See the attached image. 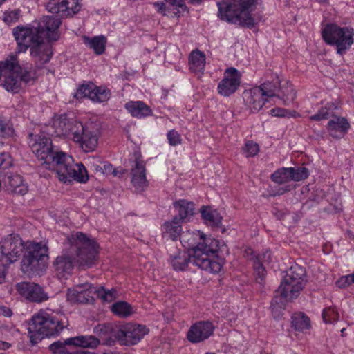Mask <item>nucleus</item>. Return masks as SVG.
<instances>
[{
  "instance_id": "1",
  "label": "nucleus",
  "mask_w": 354,
  "mask_h": 354,
  "mask_svg": "<svg viewBox=\"0 0 354 354\" xmlns=\"http://www.w3.org/2000/svg\"><path fill=\"white\" fill-rule=\"evenodd\" d=\"M181 243H187L192 247L189 253L177 250L170 255L169 263L176 271H183L188 266L190 259L196 266L210 273H218L223 267V259L218 258L219 242L206 237L200 231L188 232L183 236Z\"/></svg>"
},
{
  "instance_id": "2",
  "label": "nucleus",
  "mask_w": 354,
  "mask_h": 354,
  "mask_svg": "<svg viewBox=\"0 0 354 354\" xmlns=\"http://www.w3.org/2000/svg\"><path fill=\"white\" fill-rule=\"evenodd\" d=\"M29 145L36 157L43 161V167L56 172L59 181L68 183L73 180L86 183L88 180L87 170L82 163L73 162L72 156L55 149L51 140L42 135H30Z\"/></svg>"
},
{
  "instance_id": "3",
  "label": "nucleus",
  "mask_w": 354,
  "mask_h": 354,
  "mask_svg": "<svg viewBox=\"0 0 354 354\" xmlns=\"http://www.w3.org/2000/svg\"><path fill=\"white\" fill-rule=\"evenodd\" d=\"M70 248L64 250L53 261L54 272L59 279L70 276L76 263L84 269L91 268L97 261L98 245L86 234L77 232L68 238Z\"/></svg>"
},
{
  "instance_id": "4",
  "label": "nucleus",
  "mask_w": 354,
  "mask_h": 354,
  "mask_svg": "<svg viewBox=\"0 0 354 354\" xmlns=\"http://www.w3.org/2000/svg\"><path fill=\"white\" fill-rule=\"evenodd\" d=\"M67 325V317L64 313L41 310L32 317L28 330L32 338L42 339L45 337L58 335Z\"/></svg>"
},
{
  "instance_id": "5",
  "label": "nucleus",
  "mask_w": 354,
  "mask_h": 354,
  "mask_svg": "<svg viewBox=\"0 0 354 354\" xmlns=\"http://www.w3.org/2000/svg\"><path fill=\"white\" fill-rule=\"evenodd\" d=\"M257 0H227L218 1V17L221 20L252 28L257 24L250 8Z\"/></svg>"
},
{
  "instance_id": "6",
  "label": "nucleus",
  "mask_w": 354,
  "mask_h": 354,
  "mask_svg": "<svg viewBox=\"0 0 354 354\" xmlns=\"http://www.w3.org/2000/svg\"><path fill=\"white\" fill-rule=\"evenodd\" d=\"M322 34L327 44L336 46L337 52L340 55H343L353 43V29L348 27L329 24L323 28Z\"/></svg>"
},
{
  "instance_id": "7",
  "label": "nucleus",
  "mask_w": 354,
  "mask_h": 354,
  "mask_svg": "<svg viewBox=\"0 0 354 354\" xmlns=\"http://www.w3.org/2000/svg\"><path fill=\"white\" fill-rule=\"evenodd\" d=\"M48 247L45 243L27 242L21 261V271L30 274L39 270L44 258L48 257Z\"/></svg>"
},
{
  "instance_id": "8",
  "label": "nucleus",
  "mask_w": 354,
  "mask_h": 354,
  "mask_svg": "<svg viewBox=\"0 0 354 354\" xmlns=\"http://www.w3.org/2000/svg\"><path fill=\"white\" fill-rule=\"evenodd\" d=\"M25 243L17 234H10L0 240V263L7 268L17 261L25 248Z\"/></svg>"
},
{
  "instance_id": "9",
  "label": "nucleus",
  "mask_w": 354,
  "mask_h": 354,
  "mask_svg": "<svg viewBox=\"0 0 354 354\" xmlns=\"http://www.w3.org/2000/svg\"><path fill=\"white\" fill-rule=\"evenodd\" d=\"M13 35L17 43L19 52L24 53L29 48L45 41L39 27L35 21L27 26H17L13 28Z\"/></svg>"
},
{
  "instance_id": "10",
  "label": "nucleus",
  "mask_w": 354,
  "mask_h": 354,
  "mask_svg": "<svg viewBox=\"0 0 354 354\" xmlns=\"http://www.w3.org/2000/svg\"><path fill=\"white\" fill-rule=\"evenodd\" d=\"M71 139L86 153L93 151L98 145V135L96 131L81 122L74 126Z\"/></svg>"
},
{
  "instance_id": "11",
  "label": "nucleus",
  "mask_w": 354,
  "mask_h": 354,
  "mask_svg": "<svg viewBox=\"0 0 354 354\" xmlns=\"http://www.w3.org/2000/svg\"><path fill=\"white\" fill-rule=\"evenodd\" d=\"M148 333L149 329L144 326L128 323L117 328L115 338L122 345H134Z\"/></svg>"
},
{
  "instance_id": "12",
  "label": "nucleus",
  "mask_w": 354,
  "mask_h": 354,
  "mask_svg": "<svg viewBox=\"0 0 354 354\" xmlns=\"http://www.w3.org/2000/svg\"><path fill=\"white\" fill-rule=\"evenodd\" d=\"M111 96L110 89L105 86H97L93 82L83 84L80 86L75 93L76 99L87 97L93 102L102 103L107 102Z\"/></svg>"
},
{
  "instance_id": "13",
  "label": "nucleus",
  "mask_w": 354,
  "mask_h": 354,
  "mask_svg": "<svg viewBox=\"0 0 354 354\" xmlns=\"http://www.w3.org/2000/svg\"><path fill=\"white\" fill-rule=\"evenodd\" d=\"M96 287L89 283L76 285L73 288L68 289L66 293L67 300L73 304H93V295H95Z\"/></svg>"
},
{
  "instance_id": "14",
  "label": "nucleus",
  "mask_w": 354,
  "mask_h": 354,
  "mask_svg": "<svg viewBox=\"0 0 354 354\" xmlns=\"http://www.w3.org/2000/svg\"><path fill=\"white\" fill-rule=\"evenodd\" d=\"M241 77L240 72L235 68H227L224 72L223 78L218 84V93L225 97L234 93L240 86Z\"/></svg>"
},
{
  "instance_id": "15",
  "label": "nucleus",
  "mask_w": 354,
  "mask_h": 354,
  "mask_svg": "<svg viewBox=\"0 0 354 354\" xmlns=\"http://www.w3.org/2000/svg\"><path fill=\"white\" fill-rule=\"evenodd\" d=\"M299 286H296L295 281L286 280V277H283L279 287L276 290V295L274 298V302L284 305L286 302L298 297L304 287L301 284H299Z\"/></svg>"
},
{
  "instance_id": "16",
  "label": "nucleus",
  "mask_w": 354,
  "mask_h": 354,
  "mask_svg": "<svg viewBox=\"0 0 354 354\" xmlns=\"http://www.w3.org/2000/svg\"><path fill=\"white\" fill-rule=\"evenodd\" d=\"M47 41H57L59 38V27L61 19L57 16H44L39 21H35Z\"/></svg>"
},
{
  "instance_id": "17",
  "label": "nucleus",
  "mask_w": 354,
  "mask_h": 354,
  "mask_svg": "<svg viewBox=\"0 0 354 354\" xmlns=\"http://www.w3.org/2000/svg\"><path fill=\"white\" fill-rule=\"evenodd\" d=\"M46 9L61 17H72L80 11L81 5L79 0H50Z\"/></svg>"
},
{
  "instance_id": "18",
  "label": "nucleus",
  "mask_w": 354,
  "mask_h": 354,
  "mask_svg": "<svg viewBox=\"0 0 354 354\" xmlns=\"http://www.w3.org/2000/svg\"><path fill=\"white\" fill-rule=\"evenodd\" d=\"M215 326L209 321H199L192 325L187 334V339L194 344L202 342L213 334Z\"/></svg>"
},
{
  "instance_id": "19",
  "label": "nucleus",
  "mask_w": 354,
  "mask_h": 354,
  "mask_svg": "<svg viewBox=\"0 0 354 354\" xmlns=\"http://www.w3.org/2000/svg\"><path fill=\"white\" fill-rule=\"evenodd\" d=\"M15 288L21 296L30 301L41 303L48 299V296L42 288L35 283H17Z\"/></svg>"
},
{
  "instance_id": "20",
  "label": "nucleus",
  "mask_w": 354,
  "mask_h": 354,
  "mask_svg": "<svg viewBox=\"0 0 354 354\" xmlns=\"http://www.w3.org/2000/svg\"><path fill=\"white\" fill-rule=\"evenodd\" d=\"M30 55L35 66L41 68L51 59L53 55L52 45L49 41H44L35 45L30 48Z\"/></svg>"
},
{
  "instance_id": "21",
  "label": "nucleus",
  "mask_w": 354,
  "mask_h": 354,
  "mask_svg": "<svg viewBox=\"0 0 354 354\" xmlns=\"http://www.w3.org/2000/svg\"><path fill=\"white\" fill-rule=\"evenodd\" d=\"M19 73H21V66L16 56V64H14L13 68L8 69L4 77L3 86L7 91L12 93H18L20 91L22 84L19 79Z\"/></svg>"
},
{
  "instance_id": "22",
  "label": "nucleus",
  "mask_w": 354,
  "mask_h": 354,
  "mask_svg": "<svg viewBox=\"0 0 354 354\" xmlns=\"http://www.w3.org/2000/svg\"><path fill=\"white\" fill-rule=\"evenodd\" d=\"M258 87L261 88L262 93H263V95L268 100L277 95L281 97L284 100V103L286 104L288 102L292 101L295 97V93L291 87L286 88V91H282L281 95L279 93L281 89L279 88L275 83L268 82Z\"/></svg>"
},
{
  "instance_id": "23",
  "label": "nucleus",
  "mask_w": 354,
  "mask_h": 354,
  "mask_svg": "<svg viewBox=\"0 0 354 354\" xmlns=\"http://www.w3.org/2000/svg\"><path fill=\"white\" fill-rule=\"evenodd\" d=\"M79 121L70 120L66 115L62 114L54 118L52 127L57 136H65L68 138L72 137V129Z\"/></svg>"
},
{
  "instance_id": "24",
  "label": "nucleus",
  "mask_w": 354,
  "mask_h": 354,
  "mask_svg": "<svg viewBox=\"0 0 354 354\" xmlns=\"http://www.w3.org/2000/svg\"><path fill=\"white\" fill-rule=\"evenodd\" d=\"M145 171V165L143 161L136 158L135 160V165L133 167L131 171V182L137 191H142L148 186Z\"/></svg>"
},
{
  "instance_id": "25",
  "label": "nucleus",
  "mask_w": 354,
  "mask_h": 354,
  "mask_svg": "<svg viewBox=\"0 0 354 354\" xmlns=\"http://www.w3.org/2000/svg\"><path fill=\"white\" fill-rule=\"evenodd\" d=\"M244 100L252 111H260L265 103L269 100L262 93L261 88L258 86L252 88L244 92Z\"/></svg>"
},
{
  "instance_id": "26",
  "label": "nucleus",
  "mask_w": 354,
  "mask_h": 354,
  "mask_svg": "<svg viewBox=\"0 0 354 354\" xmlns=\"http://www.w3.org/2000/svg\"><path fill=\"white\" fill-rule=\"evenodd\" d=\"M326 128L330 136L341 138L347 133L350 124L345 118L334 115L328 122Z\"/></svg>"
},
{
  "instance_id": "27",
  "label": "nucleus",
  "mask_w": 354,
  "mask_h": 354,
  "mask_svg": "<svg viewBox=\"0 0 354 354\" xmlns=\"http://www.w3.org/2000/svg\"><path fill=\"white\" fill-rule=\"evenodd\" d=\"M181 223L182 222L178 221L177 216H174L171 221H165L161 227L162 236L167 239L176 241L182 235L181 239H183V234L189 232H183Z\"/></svg>"
},
{
  "instance_id": "28",
  "label": "nucleus",
  "mask_w": 354,
  "mask_h": 354,
  "mask_svg": "<svg viewBox=\"0 0 354 354\" xmlns=\"http://www.w3.org/2000/svg\"><path fill=\"white\" fill-rule=\"evenodd\" d=\"M124 108L131 116L142 118L152 115V110L142 101H129L124 104Z\"/></svg>"
},
{
  "instance_id": "29",
  "label": "nucleus",
  "mask_w": 354,
  "mask_h": 354,
  "mask_svg": "<svg viewBox=\"0 0 354 354\" xmlns=\"http://www.w3.org/2000/svg\"><path fill=\"white\" fill-rule=\"evenodd\" d=\"M174 207L178 212V221H188L194 214V204L187 200L181 199L174 203Z\"/></svg>"
},
{
  "instance_id": "30",
  "label": "nucleus",
  "mask_w": 354,
  "mask_h": 354,
  "mask_svg": "<svg viewBox=\"0 0 354 354\" xmlns=\"http://www.w3.org/2000/svg\"><path fill=\"white\" fill-rule=\"evenodd\" d=\"M66 344L68 346L94 349L100 344V340L93 335H80L66 339Z\"/></svg>"
},
{
  "instance_id": "31",
  "label": "nucleus",
  "mask_w": 354,
  "mask_h": 354,
  "mask_svg": "<svg viewBox=\"0 0 354 354\" xmlns=\"http://www.w3.org/2000/svg\"><path fill=\"white\" fill-rule=\"evenodd\" d=\"M201 216L205 223L212 227L218 228L222 224V216L216 209L208 206H203L201 209Z\"/></svg>"
},
{
  "instance_id": "32",
  "label": "nucleus",
  "mask_w": 354,
  "mask_h": 354,
  "mask_svg": "<svg viewBox=\"0 0 354 354\" xmlns=\"http://www.w3.org/2000/svg\"><path fill=\"white\" fill-rule=\"evenodd\" d=\"M5 183L10 192L16 194L24 195L28 192V186L24 183L22 177L19 174H12L7 176Z\"/></svg>"
},
{
  "instance_id": "33",
  "label": "nucleus",
  "mask_w": 354,
  "mask_h": 354,
  "mask_svg": "<svg viewBox=\"0 0 354 354\" xmlns=\"http://www.w3.org/2000/svg\"><path fill=\"white\" fill-rule=\"evenodd\" d=\"M189 68L194 73H203L205 66V55L198 50L192 51L189 57Z\"/></svg>"
},
{
  "instance_id": "34",
  "label": "nucleus",
  "mask_w": 354,
  "mask_h": 354,
  "mask_svg": "<svg viewBox=\"0 0 354 354\" xmlns=\"http://www.w3.org/2000/svg\"><path fill=\"white\" fill-rule=\"evenodd\" d=\"M83 43L89 48L93 49L95 54L102 55L105 50L106 43V37L104 36H95L92 38L88 36H83Z\"/></svg>"
},
{
  "instance_id": "35",
  "label": "nucleus",
  "mask_w": 354,
  "mask_h": 354,
  "mask_svg": "<svg viewBox=\"0 0 354 354\" xmlns=\"http://www.w3.org/2000/svg\"><path fill=\"white\" fill-rule=\"evenodd\" d=\"M270 259V252H266L263 254L257 257L254 262V270L257 274V281L261 283L266 277V268L263 263L268 262Z\"/></svg>"
},
{
  "instance_id": "36",
  "label": "nucleus",
  "mask_w": 354,
  "mask_h": 354,
  "mask_svg": "<svg viewBox=\"0 0 354 354\" xmlns=\"http://www.w3.org/2000/svg\"><path fill=\"white\" fill-rule=\"evenodd\" d=\"M305 269L303 267L296 264L290 267L284 277H286V280H290L293 282L295 281V283H296V286H299V284L302 286L305 285Z\"/></svg>"
},
{
  "instance_id": "37",
  "label": "nucleus",
  "mask_w": 354,
  "mask_h": 354,
  "mask_svg": "<svg viewBox=\"0 0 354 354\" xmlns=\"http://www.w3.org/2000/svg\"><path fill=\"white\" fill-rule=\"evenodd\" d=\"M292 326L298 331H304L310 327V321L303 313H295L292 317Z\"/></svg>"
},
{
  "instance_id": "38",
  "label": "nucleus",
  "mask_w": 354,
  "mask_h": 354,
  "mask_svg": "<svg viewBox=\"0 0 354 354\" xmlns=\"http://www.w3.org/2000/svg\"><path fill=\"white\" fill-rule=\"evenodd\" d=\"M335 106L333 103H328L319 109L317 113L309 118L310 120L321 121L323 120L331 119L334 114Z\"/></svg>"
},
{
  "instance_id": "39",
  "label": "nucleus",
  "mask_w": 354,
  "mask_h": 354,
  "mask_svg": "<svg viewBox=\"0 0 354 354\" xmlns=\"http://www.w3.org/2000/svg\"><path fill=\"white\" fill-rule=\"evenodd\" d=\"M113 314L120 317H127L133 313L132 306L124 301L114 303L111 308Z\"/></svg>"
},
{
  "instance_id": "40",
  "label": "nucleus",
  "mask_w": 354,
  "mask_h": 354,
  "mask_svg": "<svg viewBox=\"0 0 354 354\" xmlns=\"http://www.w3.org/2000/svg\"><path fill=\"white\" fill-rule=\"evenodd\" d=\"M290 167H282L275 171L270 176L271 180L279 185L285 184L291 181V174Z\"/></svg>"
},
{
  "instance_id": "41",
  "label": "nucleus",
  "mask_w": 354,
  "mask_h": 354,
  "mask_svg": "<svg viewBox=\"0 0 354 354\" xmlns=\"http://www.w3.org/2000/svg\"><path fill=\"white\" fill-rule=\"evenodd\" d=\"M95 295L103 302H111L118 297V291L115 288L106 290L103 286L96 288Z\"/></svg>"
},
{
  "instance_id": "42",
  "label": "nucleus",
  "mask_w": 354,
  "mask_h": 354,
  "mask_svg": "<svg viewBox=\"0 0 354 354\" xmlns=\"http://www.w3.org/2000/svg\"><path fill=\"white\" fill-rule=\"evenodd\" d=\"M117 330V328L113 327L109 324H98L93 328V332L100 337H106L113 335L115 337V332Z\"/></svg>"
},
{
  "instance_id": "43",
  "label": "nucleus",
  "mask_w": 354,
  "mask_h": 354,
  "mask_svg": "<svg viewBox=\"0 0 354 354\" xmlns=\"http://www.w3.org/2000/svg\"><path fill=\"white\" fill-rule=\"evenodd\" d=\"M322 318L325 323L333 324L338 320L339 313L335 307H328L323 310Z\"/></svg>"
},
{
  "instance_id": "44",
  "label": "nucleus",
  "mask_w": 354,
  "mask_h": 354,
  "mask_svg": "<svg viewBox=\"0 0 354 354\" xmlns=\"http://www.w3.org/2000/svg\"><path fill=\"white\" fill-rule=\"evenodd\" d=\"M291 174V180L293 181H301L306 179L309 176V172L307 168L304 167H299L297 168L290 167Z\"/></svg>"
},
{
  "instance_id": "45",
  "label": "nucleus",
  "mask_w": 354,
  "mask_h": 354,
  "mask_svg": "<svg viewBox=\"0 0 354 354\" xmlns=\"http://www.w3.org/2000/svg\"><path fill=\"white\" fill-rule=\"evenodd\" d=\"M20 17V10L18 9L6 11L3 15V21L10 25L17 22Z\"/></svg>"
},
{
  "instance_id": "46",
  "label": "nucleus",
  "mask_w": 354,
  "mask_h": 354,
  "mask_svg": "<svg viewBox=\"0 0 354 354\" xmlns=\"http://www.w3.org/2000/svg\"><path fill=\"white\" fill-rule=\"evenodd\" d=\"M66 345H68L66 339L64 342L57 341L49 346V349L53 354H68Z\"/></svg>"
},
{
  "instance_id": "47",
  "label": "nucleus",
  "mask_w": 354,
  "mask_h": 354,
  "mask_svg": "<svg viewBox=\"0 0 354 354\" xmlns=\"http://www.w3.org/2000/svg\"><path fill=\"white\" fill-rule=\"evenodd\" d=\"M259 151V145L252 141L247 142L243 147V153L248 158L256 156Z\"/></svg>"
},
{
  "instance_id": "48",
  "label": "nucleus",
  "mask_w": 354,
  "mask_h": 354,
  "mask_svg": "<svg viewBox=\"0 0 354 354\" xmlns=\"http://www.w3.org/2000/svg\"><path fill=\"white\" fill-rule=\"evenodd\" d=\"M153 5L156 8L157 12L162 15H167L172 11V8H170L169 3L166 2L165 0L161 2H154Z\"/></svg>"
},
{
  "instance_id": "49",
  "label": "nucleus",
  "mask_w": 354,
  "mask_h": 354,
  "mask_svg": "<svg viewBox=\"0 0 354 354\" xmlns=\"http://www.w3.org/2000/svg\"><path fill=\"white\" fill-rule=\"evenodd\" d=\"M13 133V129L10 125L3 119L0 114V136L9 137Z\"/></svg>"
},
{
  "instance_id": "50",
  "label": "nucleus",
  "mask_w": 354,
  "mask_h": 354,
  "mask_svg": "<svg viewBox=\"0 0 354 354\" xmlns=\"http://www.w3.org/2000/svg\"><path fill=\"white\" fill-rule=\"evenodd\" d=\"M167 137L169 145L171 146H176L181 144L182 139L180 135L175 130L168 131Z\"/></svg>"
},
{
  "instance_id": "51",
  "label": "nucleus",
  "mask_w": 354,
  "mask_h": 354,
  "mask_svg": "<svg viewBox=\"0 0 354 354\" xmlns=\"http://www.w3.org/2000/svg\"><path fill=\"white\" fill-rule=\"evenodd\" d=\"M270 114L276 117H294L295 111H289L284 109L277 108L270 110Z\"/></svg>"
},
{
  "instance_id": "52",
  "label": "nucleus",
  "mask_w": 354,
  "mask_h": 354,
  "mask_svg": "<svg viewBox=\"0 0 354 354\" xmlns=\"http://www.w3.org/2000/svg\"><path fill=\"white\" fill-rule=\"evenodd\" d=\"M353 279L354 278L351 274L342 276L337 281L336 285L340 288H344L353 283Z\"/></svg>"
},
{
  "instance_id": "53",
  "label": "nucleus",
  "mask_w": 354,
  "mask_h": 354,
  "mask_svg": "<svg viewBox=\"0 0 354 354\" xmlns=\"http://www.w3.org/2000/svg\"><path fill=\"white\" fill-rule=\"evenodd\" d=\"M10 156L6 153H0V169H6L12 166Z\"/></svg>"
},
{
  "instance_id": "54",
  "label": "nucleus",
  "mask_w": 354,
  "mask_h": 354,
  "mask_svg": "<svg viewBox=\"0 0 354 354\" xmlns=\"http://www.w3.org/2000/svg\"><path fill=\"white\" fill-rule=\"evenodd\" d=\"M100 170L102 174L106 175L113 174L116 176L119 174V171L113 169V165L108 162H102V167H100Z\"/></svg>"
},
{
  "instance_id": "55",
  "label": "nucleus",
  "mask_w": 354,
  "mask_h": 354,
  "mask_svg": "<svg viewBox=\"0 0 354 354\" xmlns=\"http://www.w3.org/2000/svg\"><path fill=\"white\" fill-rule=\"evenodd\" d=\"M35 75L32 74L30 71L25 69L23 71L21 68V73H19V79L21 80V83L23 82L25 84L29 83L32 81L35 80Z\"/></svg>"
},
{
  "instance_id": "56",
  "label": "nucleus",
  "mask_w": 354,
  "mask_h": 354,
  "mask_svg": "<svg viewBox=\"0 0 354 354\" xmlns=\"http://www.w3.org/2000/svg\"><path fill=\"white\" fill-rule=\"evenodd\" d=\"M165 1L169 3L170 8L174 7V9L180 8L183 11L187 10V6L183 0H165Z\"/></svg>"
},
{
  "instance_id": "57",
  "label": "nucleus",
  "mask_w": 354,
  "mask_h": 354,
  "mask_svg": "<svg viewBox=\"0 0 354 354\" xmlns=\"http://www.w3.org/2000/svg\"><path fill=\"white\" fill-rule=\"evenodd\" d=\"M12 315V312L9 307L0 304V315L6 317H10Z\"/></svg>"
},
{
  "instance_id": "58",
  "label": "nucleus",
  "mask_w": 354,
  "mask_h": 354,
  "mask_svg": "<svg viewBox=\"0 0 354 354\" xmlns=\"http://www.w3.org/2000/svg\"><path fill=\"white\" fill-rule=\"evenodd\" d=\"M8 268L0 263V284L4 281Z\"/></svg>"
},
{
  "instance_id": "59",
  "label": "nucleus",
  "mask_w": 354,
  "mask_h": 354,
  "mask_svg": "<svg viewBox=\"0 0 354 354\" xmlns=\"http://www.w3.org/2000/svg\"><path fill=\"white\" fill-rule=\"evenodd\" d=\"M11 346L10 343L0 341V349L6 350L8 349Z\"/></svg>"
},
{
  "instance_id": "60",
  "label": "nucleus",
  "mask_w": 354,
  "mask_h": 354,
  "mask_svg": "<svg viewBox=\"0 0 354 354\" xmlns=\"http://www.w3.org/2000/svg\"><path fill=\"white\" fill-rule=\"evenodd\" d=\"M187 1H188V3L194 4V5H199L202 2V0H187Z\"/></svg>"
},
{
  "instance_id": "61",
  "label": "nucleus",
  "mask_w": 354,
  "mask_h": 354,
  "mask_svg": "<svg viewBox=\"0 0 354 354\" xmlns=\"http://www.w3.org/2000/svg\"><path fill=\"white\" fill-rule=\"evenodd\" d=\"M114 342L113 340H112L111 339H109L106 340V342H105V344H107V345H111Z\"/></svg>"
},
{
  "instance_id": "62",
  "label": "nucleus",
  "mask_w": 354,
  "mask_h": 354,
  "mask_svg": "<svg viewBox=\"0 0 354 354\" xmlns=\"http://www.w3.org/2000/svg\"><path fill=\"white\" fill-rule=\"evenodd\" d=\"M100 167H102V165H97L95 167V170L97 171H100L101 172V171L100 170Z\"/></svg>"
},
{
  "instance_id": "63",
  "label": "nucleus",
  "mask_w": 354,
  "mask_h": 354,
  "mask_svg": "<svg viewBox=\"0 0 354 354\" xmlns=\"http://www.w3.org/2000/svg\"><path fill=\"white\" fill-rule=\"evenodd\" d=\"M76 354H88V353L85 352V351H82L80 353H77Z\"/></svg>"
},
{
  "instance_id": "64",
  "label": "nucleus",
  "mask_w": 354,
  "mask_h": 354,
  "mask_svg": "<svg viewBox=\"0 0 354 354\" xmlns=\"http://www.w3.org/2000/svg\"><path fill=\"white\" fill-rule=\"evenodd\" d=\"M205 354H215L214 353H212V352H207V353H205Z\"/></svg>"
}]
</instances>
